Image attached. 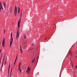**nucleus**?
Instances as JSON below:
<instances>
[{"label": "nucleus", "instance_id": "423d86ee", "mask_svg": "<svg viewBox=\"0 0 77 77\" xmlns=\"http://www.w3.org/2000/svg\"><path fill=\"white\" fill-rule=\"evenodd\" d=\"M3 3L4 4V5L5 8V7H6V3H5V2H4Z\"/></svg>", "mask_w": 77, "mask_h": 77}, {"label": "nucleus", "instance_id": "20e7f679", "mask_svg": "<svg viewBox=\"0 0 77 77\" xmlns=\"http://www.w3.org/2000/svg\"><path fill=\"white\" fill-rule=\"evenodd\" d=\"M4 45H5V39H3L2 42V46H3V47H4Z\"/></svg>", "mask_w": 77, "mask_h": 77}, {"label": "nucleus", "instance_id": "72a5a7b5", "mask_svg": "<svg viewBox=\"0 0 77 77\" xmlns=\"http://www.w3.org/2000/svg\"><path fill=\"white\" fill-rule=\"evenodd\" d=\"M1 2H0V4H1Z\"/></svg>", "mask_w": 77, "mask_h": 77}, {"label": "nucleus", "instance_id": "f03ea898", "mask_svg": "<svg viewBox=\"0 0 77 77\" xmlns=\"http://www.w3.org/2000/svg\"><path fill=\"white\" fill-rule=\"evenodd\" d=\"M17 7H15V10H14V14H15V16H16V15H17Z\"/></svg>", "mask_w": 77, "mask_h": 77}, {"label": "nucleus", "instance_id": "f3484780", "mask_svg": "<svg viewBox=\"0 0 77 77\" xmlns=\"http://www.w3.org/2000/svg\"><path fill=\"white\" fill-rule=\"evenodd\" d=\"M15 63H16L14 62V66H15Z\"/></svg>", "mask_w": 77, "mask_h": 77}, {"label": "nucleus", "instance_id": "9b49d317", "mask_svg": "<svg viewBox=\"0 0 77 77\" xmlns=\"http://www.w3.org/2000/svg\"><path fill=\"white\" fill-rule=\"evenodd\" d=\"M34 61H35V59H34L32 61V63H33L34 62Z\"/></svg>", "mask_w": 77, "mask_h": 77}, {"label": "nucleus", "instance_id": "5701e85b", "mask_svg": "<svg viewBox=\"0 0 77 77\" xmlns=\"http://www.w3.org/2000/svg\"><path fill=\"white\" fill-rule=\"evenodd\" d=\"M20 52L21 53H23V52H22V49H21V51H20Z\"/></svg>", "mask_w": 77, "mask_h": 77}, {"label": "nucleus", "instance_id": "6e6552de", "mask_svg": "<svg viewBox=\"0 0 77 77\" xmlns=\"http://www.w3.org/2000/svg\"><path fill=\"white\" fill-rule=\"evenodd\" d=\"M20 7H18V14H19V13H20Z\"/></svg>", "mask_w": 77, "mask_h": 77}, {"label": "nucleus", "instance_id": "e433bc0d", "mask_svg": "<svg viewBox=\"0 0 77 77\" xmlns=\"http://www.w3.org/2000/svg\"><path fill=\"white\" fill-rule=\"evenodd\" d=\"M71 63H72V61H71Z\"/></svg>", "mask_w": 77, "mask_h": 77}, {"label": "nucleus", "instance_id": "6ab92c4d", "mask_svg": "<svg viewBox=\"0 0 77 77\" xmlns=\"http://www.w3.org/2000/svg\"><path fill=\"white\" fill-rule=\"evenodd\" d=\"M2 49H1V50H0V53H1V52H2Z\"/></svg>", "mask_w": 77, "mask_h": 77}, {"label": "nucleus", "instance_id": "473e14b6", "mask_svg": "<svg viewBox=\"0 0 77 77\" xmlns=\"http://www.w3.org/2000/svg\"><path fill=\"white\" fill-rule=\"evenodd\" d=\"M15 61H17V59H15Z\"/></svg>", "mask_w": 77, "mask_h": 77}, {"label": "nucleus", "instance_id": "7c9ffc66", "mask_svg": "<svg viewBox=\"0 0 77 77\" xmlns=\"http://www.w3.org/2000/svg\"><path fill=\"white\" fill-rule=\"evenodd\" d=\"M1 7V9H3V7Z\"/></svg>", "mask_w": 77, "mask_h": 77}, {"label": "nucleus", "instance_id": "a211bd4d", "mask_svg": "<svg viewBox=\"0 0 77 77\" xmlns=\"http://www.w3.org/2000/svg\"><path fill=\"white\" fill-rule=\"evenodd\" d=\"M0 7H2V3H1V4H0Z\"/></svg>", "mask_w": 77, "mask_h": 77}, {"label": "nucleus", "instance_id": "dca6fc26", "mask_svg": "<svg viewBox=\"0 0 77 77\" xmlns=\"http://www.w3.org/2000/svg\"><path fill=\"white\" fill-rule=\"evenodd\" d=\"M26 35H24V38L26 39Z\"/></svg>", "mask_w": 77, "mask_h": 77}, {"label": "nucleus", "instance_id": "393cba45", "mask_svg": "<svg viewBox=\"0 0 77 77\" xmlns=\"http://www.w3.org/2000/svg\"><path fill=\"white\" fill-rule=\"evenodd\" d=\"M75 68L76 69H77V66H75Z\"/></svg>", "mask_w": 77, "mask_h": 77}, {"label": "nucleus", "instance_id": "aec40b11", "mask_svg": "<svg viewBox=\"0 0 77 77\" xmlns=\"http://www.w3.org/2000/svg\"><path fill=\"white\" fill-rule=\"evenodd\" d=\"M21 69H20V67H19V70H20Z\"/></svg>", "mask_w": 77, "mask_h": 77}, {"label": "nucleus", "instance_id": "ddd939ff", "mask_svg": "<svg viewBox=\"0 0 77 77\" xmlns=\"http://www.w3.org/2000/svg\"><path fill=\"white\" fill-rule=\"evenodd\" d=\"M12 33H11V38H12Z\"/></svg>", "mask_w": 77, "mask_h": 77}, {"label": "nucleus", "instance_id": "0eeeda50", "mask_svg": "<svg viewBox=\"0 0 77 77\" xmlns=\"http://www.w3.org/2000/svg\"><path fill=\"white\" fill-rule=\"evenodd\" d=\"M13 8H11V13H12L13 12Z\"/></svg>", "mask_w": 77, "mask_h": 77}, {"label": "nucleus", "instance_id": "a878e982", "mask_svg": "<svg viewBox=\"0 0 77 77\" xmlns=\"http://www.w3.org/2000/svg\"><path fill=\"white\" fill-rule=\"evenodd\" d=\"M71 52L70 51L69 53V54H71Z\"/></svg>", "mask_w": 77, "mask_h": 77}, {"label": "nucleus", "instance_id": "7ed1b4c3", "mask_svg": "<svg viewBox=\"0 0 77 77\" xmlns=\"http://www.w3.org/2000/svg\"><path fill=\"white\" fill-rule=\"evenodd\" d=\"M21 22V18H20V20L18 21V28L20 29V23Z\"/></svg>", "mask_w": 77, "mask_h": 77}, {"label": "nucleus", "instance_id": "9d476101", "mask_svg": "<svg viewBox=\"0 0 77 77\" xmlns=\"http://www.w3.org/2000/svg\"><path fill=\"white\" fill-rule=\"evenodd\" d=\"M10 69V67H8V72H9V70Z\"/></svg>", "mask_w": 77, "mask_h": 77}, {"label": "nucleus", "instance_id": "2f4dec72", "mask_svg": "<svg viewBox=\"0 0 77 77\" xmlns=\"http://www.w3.org/2000/svg\"><path fill=\"white\" fill-rule=\"evenodd\" d=\"M17 61H15L14 62H15V63H16V62Z\"/></svg>", "mask_w": 77, "mask_h": 77}, {"label": "nucleus", "instance_id": "4468645a", "mask_svg": "<svg viewBox=\"0 0 77 77\" xmlns=\"http://www.w3.org/2000/svg\"><path fill=\"white\" fill-rule=\"evenodd\" d=\"M20 66H21V63H20L19 65V67H20Z\"/></svg>", "mask_w": 77, "mask_h": 77}, {"label": "nucleus", "instance_id": "1a4fd4ad", "mask_svg": "<svg viewBox=\"0 0 77 77\" xmlns=\"http://www.w3.org/2000/svg\"><path fill=\"white\" fill-rule=\"evenodd\" d=\"M12 42H13V41H12V40H11V41H10V44H12Z\"/></svg>", "mask_w": 77, "mask_h": 77}, {"label": "nucleus", "instance_id": "bb28decb", "mask_svg": "<svg viewBox=\"0 0 77 77\" xmlns=\"http://www.w3.org/2000/svg\"><path fill=\"white\" fill-rule=\"evenodd\" d=\"M5 33V30H4V33Z\"/></svg>", "mask_w": 77, "mask_h": 77}, {"label": "nucleus", "instance_id": "412c9836", "mask_svg": "<svg viewBox=\"0 0 77 77\" xmlns=\"http://www.w3.org/2000/svg\"><path fill=\"white\" fill-rule=\"evenodd\" d=\"M19 71H20V72H21V69H20V70H19Z\"/></svg>", "mask_w": 77, "mask_h": 77}, {"label": "nucleus", "instance_id": "58836bf2", "mask_svg": "<svg viewBox=\"0 0 77 77\" xmlns=\"http://www.w3.org/2000/svg\"><path fill=\"white\" fill-rule=\"evenodd\" d=\"M5 64H6V63H5Z\"/></svg>", "mask_w": 77, "mask_h": 77}, {"label": "nucleus", "instance_id": "4c0bfd02", "mask_svg": "<svg viewBox=\"0 0 77 77\" xmlns=\"http://www.w3.org/2000/svg\"><path fill=\"white\" fill-rule=\"evenodd\" d=\"M5 64H6V63H5Z\"/></svg>", "mask_w": 77, "mask_h": 77}, {"label": "nucleus", "instance_id": "b1692460", "mask_svg": "<svg viewBox=\"0 0 77 77\" xmlns=\"http://www.w3.org/2000/svg\"><path fill=\"white\" fill-rule=\"evenodd\" d=\"M11 41H13V38H12Z\"/></svg>", "mask_w": 77, "mask_h": 77}, {"label": "nucleus", "instance_id": "c9c22d12", "mask_svg": "<svg viewBox=\"0 0 77 77\" xmlns=\"http://www.w3.org/2000/svg\"><path fill=\"white\" fill-rule=\"evenodd\" d=\"M32 45H33V44H32Z\"/></svg>", "mask_w": 77, "mask_h": 77}, {"label": "nucleus", "instance_id": "c756f323", "mask_svg": "<svg viewBox=\"0 0 77 77\" xmlns=\"http://www.w3.org/2000/svg\"><path fill=\"white\" fill-rule=\"evenodd\" d=\"M16 59H17V57H16Z\"/></svg>", "mask_w": 77, "mask_h": 77}, {"label": "nucleus", "instance_id": "cd10ccee", "mask_svg": "<svg viewBox=\"0 0 77 77\" xmlns=\"http://www.w3.org/2000/svg\"><path fill=\"white\" fill-rule=\"evenodd\" d=\"M1 11V7H0V12Z\"/></svg>", "mask_w": 77, "mask_h": 77}, {"label": "nucleus", "instance_id": "f257e3e1", "mask_svg": "<svg viewBox=\"0 0 77 77\" xmlns=\"http://www.w3.org/2000/svg\"><path fill=\"white\" fill-rule=\"evenodd\" d=\"M17 40H18V37H19V32L18 31H17Z\"/></svg>", "mask_w": 77, "mask_h": 77}, {"label": "nucleus", "instance_id": "39448f33", "mask_svg": "<svg viewBox=\"0 0 77 77\" xmlns=\"http://www.w3.org/2000/svg\"><path fill=\"white\" fill-rule=\"evenodd\" d=\"M30 71V68H29V67H28L27 69V70L26 71V72H29Z\"/></svg>", "mask_w": 77, "mask_h": 77}, {"label": "nucleus", "instance_id": "f704fd0d", "mask_svg": "<svg viewBox=\"0 0 77 77\" xmlns=\"http://www.w3.org/2000/svg\"><path fill=\"white\" fill-rule=\"evenodd\" d=\"M2 55H3V54H2Z\"/></svg>", "mask_w": 77, "mask_h": 77}, {"label": "nucleus", "instance_id": "c85d7f7f", "mask_svg": "<svg viewBox=\"0 0 77 77\" xmlns=\"http://www.w3.org/2000/svg\"><path fill=\"white\" fill-rule=\"evenodd\" d=\"M10 66H11V64H10V65H9V67H10Z\"/></svg>", "mask_w": 77, "mask_h": 77}, {"label": "nucleus", "instance_id": "2eb2a0df", "mask_svg": "<svg viewBox=\"0 0 77 77\" xmlns=\"http://www.w3.org/2000/svg\"><path fill=\"white\" fill-rule=\"evenodd\" d=\"M20 51H21L22 49L21 48V45H20Z\"/></svg>", "mask_w": 77, "mask_h": 77}, {"label": "nucleus", "instance_id": "4be33fe9", "mask_svg": "<svg viewBox=\"0 0 77 77\" xmlns=\"http://www.w3.org/2000/svg\"><path fill=\"white\" fill-rule=\"evenodd\" d=\"M11 45H12V44H11L10 43V47H11Z\"/></svg>", "mask_w": 77, "mask_h": 77}, {"label": "nucleus", "instance_id": "f8f14e48", "mask_svg": "<svg viewBox=\"0 0 77 77\" xmlns=\"http://www.w3.org/2000/svg\"><path fill=\"white\" fill-rule=\"evenodd\" d=\"M12 68H11V73H12Z\"/></svg>", "mask_w": 77, "mask_h": 77}]
</instances>
